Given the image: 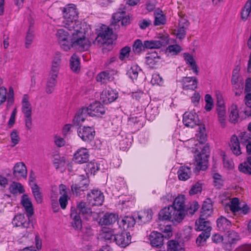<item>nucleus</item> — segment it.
Wrapping results in <instances>:
<instances>
[{
    "instance_id": "obj_1",
    "label": "nucleus",
    "mask_w": 251,
    "mask_h": 251,
    "mask_svg": "<svg viewBox=\"0 0 251 251\" xmlns=\"http://www.w3.org/2000/svg\"><path fill=\"white\" fill-rule=\"evenodd\" d=\"M72 36L64 29L57 30L56 37L60 48L64 51H68L74 48L80 51L87 50L90 46L91 42L86 38L84 29L76 28L68 29Z\"/></svg>"
},
{
    "instance_id": "obj_2",
    "label": "nucleus",
    "mask_w": 251,
    "mask_h": 251,
    "mask_svg": "<svg viewBox=\"0 0 251 251\" xmlns=\"http://www.w3.org/2000/svg\"><path fill=\"white\" fill-rule=\"evenodd\" d=\"M63 15L64 19V26L67 29H84L82 27L81 22L77 20L78 13L74 4L67 5L63 8Z\"/></svg>"
},
{
    "instance_id": "obj_3",
    "label": "nucleus",
    "mask_w": 251,
    "mask_h": 251,
    "mask_svg": "<svg viewBox=\"0 0 251 251\" xmlns=\"http://www.w3.org/2000/svg\"><path fill=\"white\" fill-rule=\"evenodd\" d=\"M205 218L201 216L199 219L196 221V229L198 231H202L196 240V243L199 246L204 243L210 235V223L205 220Z\"/></svg>"
},
{
    "instance_id": "obj_4",
    "label": "nucleus",
    "mask_w": 251,
    "mask_h": 251,
    "mask_svg": "<svg viewBox=\"0 0 251 251\" xmlns=\"http://www.w3.org/2000/svg\"><path fill=\"white\" fill-rule=\"evenodd\" d=\"M181 214L178 215L175 212L171 206L163 208L159 213V218L160 220L172 221L174 224L181 222Z\"/></svg>"
},
{
    "instance_id": "obj_5",
    "label": "nucleus",
    "mask_w": 251,
    "mask_h": 251,
    "mask_svg": "<svg viewBox=\"0 0 251 251\" xmlns=\"http://www.w3.org/2000/svg\"><path fill=\"white\" fill-rule=\"evenodd\" d=\"M114 38L112 30L104 25L98 34L96 40L100 44H110L112 43Z\"/></svg>"
},
{
    "instance_id": "obj_6",
    "label": "nucleus",
    "mask_w": 251,
    "mask_h": 251,
    "mask_svg": "<svg viewBox=\"0 0 251 251\" xmlns=\"http://www.w3.org/2000/svg\"><path fill=\"white\" fill-rule=\"evenodd\" d=\"M209 151V147L207 145L204 146L201 151V153L198 154L195 160L196 162V169L197 170H205L207 168V160L208 155L207 153Z\"/></svg>"
},
{
    "instance_id": "obj_7",
    "label": "nucleus",
    "mask_w": 251,
    "mask_h": 251,
    "mask_svg": "<svg viewBox=\"0 0 251 251\" xmlns=\"http://www.w3.org/2000/svg\"><path fill=\"white\" fill-rule=\"evenodd\" d=\"M83 112H87V115L92 117H100L104 114L105 108L100 102L96 101L88 107L83 108Z\"/></svg>"
},
{
    "instance_id": "obj_8",
    "label": "nucleus",
    "mask_w": 251,
    "mask_h": 251,
    "mask_svg": "<svg viewBox=\"0 0 251 251\" xmlns=\"http://www.w3.org/2000/svg\"><path fill=\"white\" fill-rule=\"evenodd\" d=\"M87 199L90 204L93 206H100L102 204L104 198L100 191L93 189L87 194Z\"/></svg>"
},
{
    "instance_id": "obj_9",
    "label": "nucleus",
    "mask_w": 251,
    "mask_h": 251,
    "mask_svg": "<svg viewBox=\"0 0 251 251\" xmlns=\"http://www.w3.org/2000/svg\"><path fill=\"white\" fill-rule=\"evenodd\" d=\"M185 200V199L184 195L178 196L175 199L173 204L171 206L174 209L175 212L178 215L181 214L182 220L184 219L186 214Z\"/></svg>"
},
{
    "instance_id": "obj_10",
    "label": "nucleus",
    "mask_w": 251,
    "mask_h": 251,
    "mask_svg": "<svg viewBox=\"0 0 251 251\" xmlns=\"http://www.w3.org/2000/svg\"><path fill=\"white\" fill-rule=\"evenodd\" d=\"M169 42V36L168 35H164L160 37L157 40L145 41L144 42V48L149 49H159L162 46L167 45Z\"/></svg>"
},
{
    "instance_id": "obj_11",
    "label": "nucleus",
    "mask_w": 251,
    "mask_h": 251,
    "mask_svg": "<svg viewBox=\"0 0 251 251\" xmlns=\"http://www.w3.org/2000/svg\"><path fill=\"white\" fill-rule=\"evenodd\" d=\"M118 97V93L111 89L106 88L100 95V100L104 104H109L115 100Z\"/></svg>"
},
{
    "instance_id": "obj_12",
    "label": "nucleus",
    "mask_w": 251,
    "mask_h": 251,
    "mask_svg": "<svg viewBox=\"0 0 251 251\" xmlns=\"http://www.w3.org/2000/svg\"><path fill=\"white\" fill-rule=\"evenodd\" d=\"M240 239L239 235L238 234L232 230V231H227L226 236V238L224 239V244L225 246V248L228 251L231 250L232 246L235 244L237 241H239Z\"/></svg>"
},
{
    "instance_id": "obj_13",
    "label": "nucleus",
    "mask_w": 251,
    "mask_h": 251,
    "mask_svg": "<svg viewBox=\"0 0 251 251\" xmlns=\"http://www.w3.org/2000/svg\"><path fill=\"white\" fill-rule=\"evenodd\" d=\"M131 236L128 232H123L114 235L113 241L117 245L122 248H125L130 243Z\"/></svg>"
},
{
    "instance_id": "obj_14",
    "label": "nucleus",
    "mask_w": 251,
    "mask_h": 251,
    "mask_svg": "<svg viewBox=\"0 0 251 251\" xmlns=\"http://www.w3.org/2000/svg\"><path fill=\"white\" fill-rule=\"evenodd\" d=\"M94 129L90 126H84L78 129L79 137L85 142H89L92 140L95 136Z\"/></svg>"
},
{
    "instance_id": "obj_15",
    "label": "nucleus",
    "mask_w": 251,
    "mask_h": 251,
    "mask_svg": "<svg viewBox=\"0 0 251 251\" xmlns=\"http://www.w3.org/2000/svg\"><path fill=\"white\" fill-rule=\"evenodd\" d=\"M183 123L185 126L193 128L198 124L199 120L196 113L186 112L183 115Z\"/></svg>"
},
{
    "instance_id": "obj_16",
    "label": "nucleus",
    "mask_w": 251,
    "mask_h": 251,
    "mask_svg": "<svg viewBox=\"0 0 251 251\" xmlns=\"http://www.w3.org/2000/svg\"><path fill=\"white\" fill-rule=\"evenodd\" d=\"M89 153L86 148H81L78 149L74 154V161L78 164H83L87 162Z\"/></svg>"
},
{
    "instance_id": "obj_17",
    "label": "nucleus",
    "mask_w": 251,
    "mask_h": 251,
    "mask_svg": "<svg viewBox=\"0 0 251 251\" xmlns=\"http://www.w3.org/2000/svg\"><path fill=\"white\" fill-rule=\"evenodd\" d=\"M112 19L113 24H116L117 23L121 22L122 25L126 26L130 22L129 17L126 15V11L121 9L119 11L114 14Z\"/></svg>"
},
{
    "instance_id": "obj_18",
    "label": "nucleus",
    "mask_w": 251,
    "mask_h": 251,
    "mask_svg": "<svg viewBox=\"0 0 251 251\" xmlns=\"http://www.w3.org/2000/svg\"><path fill=\"white\" fill-rule=\"evenodd\" d=\"M150 244L152 247L161 248L163 245V236L161 233L152 231L149 236Z\"/></svg>"
},
{
    "instance_id": "obj_19",
    "label": "nucleus",
    "mask_w": 251,
    "mask_h": 251,
    "mask_svg": "<svg viewBox=\"0 0 251 251\" xmlns=\"http://www.w3.org/2000/svg\"><path fill=\"white\" fill-rule=\"evenodd\" d=\"M180 82L183 90H195L197 88L198 81L195 77H184Z\"/></svg>"
},
{
    "instance_id": "obj_20",
    "label": "nucleus",
    "mask_w": 251,
    "mask_h": 251,
    "mask_svg": "<svg viewBox=\"0 0 251 251\" xmlns=\"http://www.w3.org/2000/svg\"><path fill=\"white\" fill-rule=\"evenodd\" d=\"M70 217L72 219L71 224L72 226L77 230H81L82 228V221L79 213L76 208L72 207L70 213Z\"/></svg>"
},
{
    "instance_id": "obj_21",
    "label": "nucleus",
    "mask_w": 251,
    "mask_h": 251,
    "mask_svg": "<svg viewBox=\"0 0 251 251\" xmlns=\"http://www.w3.org/2000/svg\"><path fill=\"white\" fill-rule=\"evenodd\" d=\"M21 203L24 207L28 219L34 213L33 207L30 199L26 194H24L21 198Z\"/></svg>"
},
{
    "instance_id": "obj_22",
    "label": "nucleus",
    "mask_w": 251,
    "mask_h": 251,
    "mask_svg": "<svg viewBox=\"0 0 251 251\" xmlns=\"http://www.w3.org/2000/svg\"><path fill=\"white\" fill-rule=\"evenodd\" d=\"M13 175L17 178H26L27 169L23 162H18L13 167Z\"/></svg>"
},
{
    "instance_id": "obj_23",
    "label": "nucleus",
    "mask_w": 251,
    "mask_h": 251,
    "mask_svg": "<svg viewBox=\"0 0 251 251\" xmlns=\"http://www.w3.org/2000/svg\"><path fill=\"white\" fill-rule=\"evenodd\" d=\"M22 112L24 115H32V106L29 102V97L27 94L23 95L22 100Z\"/></svg>"
},
{
    "instance_id": "obj_24",
    "label": "nucleus",
    "mask_w": 251,
    "mask_h": 251,
    "mask_svg": "<svg viewBox=\"0 0 251 251\" xmlns=\"http://www.w3.org/2000/svg\"><path fill=\"white\" fill-rule=\"evenodd\" d=\"M183 57L186 64L191 68L194 73L198 75L199 73V68L193 56L189 53H184L183 54Z\"/></svg>"
},
{
    "instance_id": "obj_25",
    "label": "nucleus",
    "mask_w": 251,
    "mask_h": 251,
    "mask_svg": "<svg viewBox=\"0 0 251 251\" xmlns=\"http://www.w3.org/2000/svg\"><path fill=\"white\" fill-rule=\"evenodd\" d=\"M152 216V212L151 209L142 210L138 214V222H140V224H145L151 220Z\"/></svg>"
},
{
    "instance_id": "obj_26",
    "label": "nucleus",
    "mask_w": 251,
    "mask_h": 251,
    "mask_svg": "<svg viewBox=\"0 0 251 251\" xmlns=\"http://www.w3.org/2000/svg\"><path fill=\"white\" fill-rule=\"evenodd\" d=\"M239 138L240 143L244 146H246L247 152L251 154V137L246 132H241L240 134Z\"/></svg>"
},
{
    "instance_id": "obj_27",
    "label": "nucleus",
    "mask_w": 251,
    "mask_h": 251,
    "mask_svg": "<svg viewBox=\"0 0 251 251\" xmlns=\"http://www.w3.org/2000/svg\"><path fill=\"white\" fill-rule=\"evenodd\" d=\"M191 170L190 167L181 166L177 171L178 177L179 180L185 181L190 177Z\"/></svg>"
},
{
    "instance_id": "obj_28",
    "label": "nucleus",
    "mask_w": 251,
    "mask_h": 251,
    "mask_svg": "<svg viewBox=\"0 0 251 251\" xmlns=\"http://www.w3.org/2000/svg\"><path fill=\"white\" fill-rule=\"evenodd\" d=\"M217 224L219 230L221 231H227L231 226V222L223 217L218 219Z\"/></svg>"
},
{
    "instance_id": "obj_29",
    "label": "nucleus",
    "mask_w": 251,
    "mask_h": 251,
    "mask_svg": "<svg viewBox=\"0 0 251 251\" xmlns=\"http://www.w3.org/2000/svg\"><path fill=\"white\" fill-rule=\"evenodd\" d=\"M230 142V148L233 153L236 155L241 154L242 152L238 137L236 135H233L231 138Z\"/></svg>"
},
{
    "instance_id": "obj_30",
    "label": "nucleus",
    "mask_w": 251,
    "mask_h": 251,
    "mask_svg": "<svg viewBox=\"0 0 251 251\" xmlns=\"http://www.w3.org/2000/svg\"><path fill=\"white\" fill-rule=\"evenodd\" d=\"M167 251H185V249L182 244L171 240L167 242Z\"/></svg>"
},
{
    "instance_id": "obj_31",
    "label": "nucleus",
    "mask_w": 251,
    "mask_h": 251,
    "mask_svg": "<svg viewBox=\"0 0 251 251\" xmlns=\"http://www.w3.org/2000/svg\"><path fill=\"white\" fill-rule=\"evenodd\" d=\"M117 220V217L116 215L112 213H106L100 219L99 223L101 225H109L115 223Z\"/></svg>"
},
{
    "instance_id": "obj_32",
    "label": "nucleus",
    "mask_w": 251,
    "mask_h": 251,
    "mask_svg": "<svg viewBox=\"0 0 251 251\" xmlns=\"http://www.w3.org/2000/svg\"><path fill=\"white\" fill-rule=\"evenodd\" d=\"M212 213V205L210 200L204 201L202 204L201 216L209 217Z\"/></svg>"
},
{
    "instance_id": "obj_33",
    "label": "nucleus",
    "mask_w": 251,
    "mask_h": 251,
    "mask_svg": "<svg viewBox=\"0 0 251 251\" xmlns=\"http://www.w3.org/2000/svg\"><path fill=\"white\" fill-rule=\"evenodd\" d=\"M33 229V226L31 223H25L19 229V233L22 238H27Z\"/></svg>"
},
{
    "instance_id": "obj_34",
    "label": "nucleus",
    "mask_w": 251,
    "mask_h": 251,
    "mask_svg": "<svg viewBox=\"0 0 251 251\" xmlns=\"http://www.w3.org/2000/svg\"><path fill=\"white\" fill-rule=\"evenodd\" d=\"M25 223H30L29 220H26L24 214H20L16 215L12 221V224L14 226L21 227L25 225Z\"/></svg>"
},
{
    "instance_id": "obj_35",
    "label": "nucleus",
    "mask_w": 251,
    "mask_h": 251,
    "mask_svg": "<svg viewBox=\"0 0 251 251\" xmlns=\"http://www.w3.org/2000/svg\"><path fill=\"white\" fill-rule=\"evenodd\" d=\"M70 67L74 72H78L80 68V59L79 57L75 54H74L70 60Z\"/></svg>"
},
{
    "instance_id": "obj_36",
    "label": "nucleus",
    "mask_w": 251,
    "mask_h": 251,
    "mask_svg": "<svg viewBox=\"0 0 251 251\" xmlns=\"http://www.w3.org/2000/svg\"><path fill=\"white\" fill-rule=\"evenodd\" d=\"M154 25L155 26L163 25L166 23L165 16L162 11H155L154 13Z\"/></svg>"
},
{
    "instance_id": "obj_37",
    "label": "nucleus",
    "mask_w": 251,
    "mask_h": 251,
    "mask_svg": "<svg viewBox=\"0 0 251 251\" xmlns=\"http://www.w3.org/2000/svg\"><path fill=\"white\" fill-rule=\"evenodd\" d=\"M229 121L232 123H236L239 119V113L237 106L232 104L229 108Z\"/></svg>"
},
{
    "instance_id": "obj_38",
    "label": "nucleus",
    "mask_w": 251,
    "mask_h": 251,
    "mask_svg": "<svg viewBox=\"0 0 251 251\" xmlns=\"http://www.w3.org/2000/svg\"><path fill=\"white\" fill-rule=\"evenodd\" d=\"M239 200L237 198H234L230 200L226 204L232 213H236L240 211Z\"/></svg>"
},
{
    "instance_id": "obj_39",
    "label": "nucleus",
    "mask_w": 251,
    "mask_h": 251,
    "mask_svg": "<svg viewBox=\"0 0 251 251\" xmlns=\"http://www.w3.org/2000/svg\"><path fill=\"white\" fill-rule=\"evenodd\" d=\"M57 84V80L49 77L47 81L45 91L47 94H50L53 92Z\"/></svg>"
},
{
    "instance_id": "obj_40",
    "label": "nucleus",
    "mask_w": 251,
    "mask_h": 251,
    "mask_svg": "<svg viewBox=\"0 0 251 251\" xmlns=\"http://www.w3.org/2000/svg\"><path fill=\"white\" fill-rule=\"evenodd\" d=\"M31 190L36 202L38 203H41L43 201V198L39 186L36 184H33L31 186Z\"/></svg>"
},
{
    "instance_id": "obj_41",
    "label": "nucleus",
    "mask_w": 251,
    "mask_h": 251,
    "mask_svg": "<svg viewBox=\"0 0 251 251\" xmlns=\"http://www.w3.org/2000/svg\"><path fill=\"white\" fill-rule=\"evenodd\" d=\"M160 60V57L155 52L151 54L146 58V62L151 68H154Z\"/></svg>"
},
{
    "instance_id": "obj_42",
    "label": "nucleus",
    "mask_w": 251,
    "mask_h": 251,
    "mask_svg": "<svg viewBox=\"0 0 251 251\" xmlns=\"http://www.w3.org/2000/svg\"><path fill=\"white\" fill-rule=\"evenodd\" d=\"M87 112H83V108L75 115L73 119V124L76 126H79L83 123L86 118Z\"/></svg>"
},
{
    "instance_id": "obj_43",
    "label": "nucleus",
    "mask_w": 251,
    "mask_h": 251,
    "mask_svg": "<svg viewBox=\"0 0 251 251\" xmlns=\"http://www.w3.org/2000/svg\"><path fill=\"white\" fill-rule=\"evenodd\" d=\"M217 111L218 116V120L223 127H225L226 126V109L225 108L217 107Z\"/></svg>"
},
{
    "instance_id": "obj_44",
    "label": "nucleus",
    "mask_w": 251,
    "mask_h": 251,
    "mask_svg": "<svg viewBox=\"0 0 251 251\" xmlns=\"http://www.w3.org/2000/svg\"><path fill=\"white\" fill-rule=\"evenodd\" d=\"M77 211H79L78 213H81L83 215H90L92 214L91 209L86 206L85 202L80 201L77 204Z\"/></svg>"
},
{
    "instance_id": "obj_45",
    "label": "nucleus",
    "mask_w": 251,
    "mask_h": 251,
    "mask_svg": "<svg viewBox=\"0 0 251 251\" xmlns=\"http://www.w3.org/2000/svg\"><path fill=\"white\" fill-rule=\"evenodd\" d=\"M135 220L132 216H126L122 219L120 224L124 228L132 227L135 224Z\"/></svg>"
},
{
    "instance_id": "obj_46",
    "label": "nucleus",
    "mask_w": 251,
    "mask_h": 251,
    "mask_svg": "<svg viewBox=\"0 0 251 251\" xmlns=\"http://www.w3.org/2000/svg\"><path fill=\"white\" fill-rule=\"evenodd\" d=\"M33 23L32 22L30 23V25L29 27L28 31L27 32V34L25 38V47L28 48L29 47L30 45L32 44V41L34 39V30L33 29V27L32 25Z\"/></svg>"
},
{
    "instance_id": "obj_47",
    "label": "nucleus",
    "mask_w": 251,
    "mask_h": 251,
    "mask_svg": "<svg viewBox=\"0 0 251 251\" xmlns=\"http://www.w3.org/2000/svg\"><path fill=\"white\" fill-rule=\"evenodd\" d=\"M140 71L141 69L138 65H133L128 70L127 74L131 79H136L138 77L139 72Z\"/></svg>"
},
{
    "instance_id": "obj_48",
    "label": "nucleus",
    "mask_w": 251,
    "mask_h": 251,
    "mask_svg": "<svg viewBox=\"0 0 251 251\" xmlns=\"http://www.w3.org/2000/svg\"><path fill=\"white\" fill-rule=\"evenodd\" d=\"M66 162L65 158L63 156L54 155L53 159V163L56 169L62 168L65 166Z\"/></svg>"
},
{
    "instance_id": "obj_49",
    "label": "nucleus",
    "mask_w": 251,
    "mask_h": 251,
    "mask_svg": "<svg viewBox=\"0 0 251 251\" xmlns=\"http://www.w3.org/2000/svg\"><path fill=\"white\" fill-rule=\"evenodd\" d=\"M251 12V1L248 0L246 3L241 12V18L242 20H246Z\"/></svg>"
},
{
    "instance_id": "obj_50",
    "label": "nucleus",
    "mask_w": 251,
    "mask_h": 251,
    "mask_svg": "<svg viewBox=\"0 0 251 251\" xmlns=\"http://www.w3.org/2000/svg\"><path fill=\"white\" fill-rule=\"evenodd\" d=\"M11 144L10 146L14 147L18 144L20 141L19 133L16 129H13L10 134Z\"/></svg>"
},
{
    "instance_id": "obj_51",
    "label": "nucleus",
    "mask_w": 251,
    "mask_h": 251,
    "mask_svg": "<svg viewBox=\"0 0 251 251\" xmlns=\"http://www.w3.org/2000/svg\"><path fill=\"white\" fill-rule=\"evenodd\" d=\"M9 191L12 194L22 193L24 192L23 186L19 183L14 182L9 187Z\"/></svg>"
},
{
    "instance_id": "obj_52",
    "label": "nucleus",
    "mask_w": 251,
    "mask_h": 251,
    "mask_svg": "<svg viewBox=\"0 0 251 251\" xmlns=\"http://www.w3.org/2000/svg\"><path fill=\"white\" fill-rule=\"evenodd\" d=\"M142 118L137 117H131L128 119V125L130 126H135L136 128H139L143 126L141 123Z\"/></svg>"
},
{
    "instance_id": "obj_53",
    "label": "nucleus",
    "mask_w": 251,
    "mask_h": 251,
    "mask_svg": "<svg viewBox=\"0 0 251 251\" xmlns=\"http://www.w3.org/2000/svg\"><path fill=\"white\" fill-rule=\"evenodd\" d=\"M97 80L101 83H106L110 79V76L109 72L107 71H103L99 73L97 76Z\"/></svg>"
},
{
    "instance_id": "obj_54",
    "label": "nucleus",
    "mask_w": 251,
    "mask_h": 251,
    "mask_svg": "<svg viewBox=\"0 0 251 251\" xmlns=\"http://www.w3.org/2000/svg\"><path fill=\"white\" fill-rule=\"evenodd\" d=\"M181 50L182 48L178 45H170L166 50L167 52L173 55L177 54Z\"/></svg>"
},
{
    "instance_id": "obj_55",
    "label": "nucleus",
    "mask_w": 251,
    "mask_h": 251,
    "mask_svg": "<svg viewBox=\"0 0 251 251\" xmlns=\"http://www.w3.org/2000/svg\"><path fill=\"white\" fill-rule=\"evenodd\" d=\"M199 133L197 135L198 140L201 144H203L206 139V134L205 132V127L203 126H199Z\"/></svg>"
},
{
    "instance_id": "obj_56",
    "label": "nucleus",
    "mask_w": 251,
    "mask_h": 251,
    "mask_svg": "<svg viewBox=\"0 0 251 251\" xmlns=\"http://www.w3.org/2000/svg\"><path fill=\"white\" fill-rule=\"evenodd\" d=\"M144 48V43L143 44L141 40H136L133 45L132 50L135 53H139Z\"/></svg>"
},
{
    "instance_id": "obj_57",
    "label": "nucleus",
    "mask_w": 251,
    "mask_h": 251,
    "mask_svg": "<svg viewBox=\"0 0 251 251\" xmlns=\"http://www.w3.org/2000/svg\"><path fill=\"white\" fill-rule=\"evenodd\" d=\"M248 162H244L240 164L238 166V169L240 172L247 175H251V167L248 164Z\"/></svg>"
},
{
    "instance_id": "obj_58",
    "label": "nucleus",
    "mask_w": 251,
    "mask_h": 251,
    "mask_svg": "<svg viewBox=\"0 0 251 251\" xmlns=\"http://www.w3.org/2000/svg\"><path fill=\"white\" fill-rule=\"evenodd\" d=\"M214 183L215 186L220 188L223 184L224 180L222 176L218 173H214L213 175Z\"/></svg>"
},
{
    "instance_id": "obj_59",
    "label": "nucleus",
    "mask_w": 251,
    "mask_h": 251,
    "mask_svg": "<svg viewBox=\"0 0 251 251\" xmlns=\"http://www.w3.org/2000/svg\"><path fill=\"white\" fill-rule=\"evenodd\" d=\"M76 183L77 185H80L82 187V189L87 190L88 186V180L84 176H78Z\"/></svg>"
},
{
    "instance_id": "obj_60",
    "label": "nucleus",
    "mask_w": 251,
    "mask_h": 251,
    "mask_svg": "<svg viewBox=\"0 0 251 251\" xmlns=\"http://www.w3.org/2000/svg\"><path fill=\"white\" fill-rule=\"evenodd\" d=\"M205 101L206 102L205 109L207 111H210L213 107V100L211 96L209 94L205 96Z\"/></svg>"
},
{
    "instance_id": "obj_61",
    "label": "nucleus",
    "mask_w": 251,
    "mask_h": 251,
    "mask_svg": "<svg viewBox=\"0 0 251 251\" xmlns=\"http://www.w3.org/2000/svg\"><path fill=\"white\" fill-rule=\"evenodd\" d=\"M86 169V171L91 174L94 175L95 173L99 170V167L97 163L90 162L87 164Z\"/></svg>"
},
{
    "instance_id": "obj_62",
    "label": "nucleus",
    "mask_w": 251,
    "mask_h": 251,
    "mask_svg": "<svg viewBox=\"0 0 251 251\" xmlns=\"http://www.w3.org/2000/svg\"><path fill=\"white\" fill-rule=\"evenodd\" d=\"M244 81L241 79L239 83H236V84H232L234 90L235 91V94L236 96H240L242 92V90L244 87Z\"/></svg>"
},
{
    "instance_id": "obj_63",
    "label": "nucleus",
    "mask_w": 251,
    "mask_h": 251,
    "mask_svg": "<svg viewBox=\"0 0 251 251\" xmlns=\"http://www.w3.org/2000/svg\"><path fill=\"white\" fill-rule=\"evenodd\" d=\"M151 82L153 84L162 85L163 84V80L162 77L159 74L155 73L153 74Z\"/></svg>"
},
{
    "instance_id": "obj_64",
    "label": "nucleus",
    "mask_w": 251,
    "mask_h": 251,
    "mask_svg": "<svg viewBox=\"0 0 251 251\" xmlns=\"http://www.w3.org/2000/svg\"><path fill=\"white\" fill-rule=\"evenodd\" d=\"M130 51V48L129 47H125L123 48L120 51L119 55V59L124 60L125 59L128 58Z\"/></svg>"
}]
</instances>
